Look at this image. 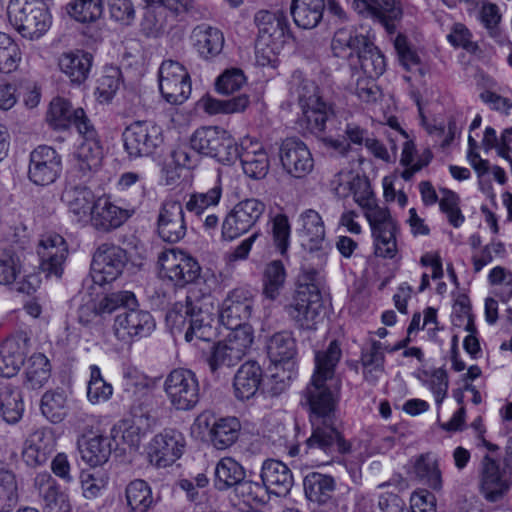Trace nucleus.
I'll use <instances>...</instances> for the list:
<instances>
[{"label":"nucleus","mask_w":512,"mask_h":512,"mask_svg":"<svg viewBox=\"0 0 512 512\" xmlns=\"http://www.w3.org/2000/svg\"><path fill=\"white\" fill-rule=\"evenodd\" d=\"M374 237L375 254L382 258L392 259L398 248L396 242L397 223L389 210L375 204L364 212Z\"/></svg>","instance_id":"9d476101"},{"label":"nucleus","mask_w":512,"mask_h":512,"mask_svg":"<svg viewBox=\"0 0 512 512\" xmlns=\"http://www.w3.org/2000/svg\"><path fill=\"white\" fill-rule=\"evenodd\" d=\"M110 18L123 26H130L136 17L135 7L131 0H110Z\"/></svg>","instance_id":"69168bd1"},{"label":"nucleus","mask_w":512,"mask_h":512,"mask_svg":"<svg viewBox=\"0 0 512 512\" xmlns=\"http://www.w3.org/2000/svg\"><path fill=\"white\" fill-rule=\"evenodd\" d=\"M78 132L83 136V141L75 153V168L82 176H86L91 171L98 169L103 152L97 139V133L91 123Z\"/></svg>","instance_id":"bb28decb"},{"label":"nucleus","mask_w":512,"mask_h":512,"mask_svg":"<svg viewBox=\"0 0 512 512\" xmlns=\"http://www.w3.org/2000/svg\"><path fill=\"white\" fill-rule=\"evenodd\" d=\"M56 448V439L50 428H40L29 434L23 444L22 459L29 467L45 465Z\"/></svg>","instance_id":"b1692460"},{"label":"nucleus","mask_w":512,"mask_h":512,"mask_svg":"<svg viewBox=\"0 0 512 512\" xmlns=\"http://www.w3.org/2000/svg\"><path fill=\"white\" fill-rule=\"evenodd\" d=\"M158 264L161 272L178 286L195 281L200 274V266L194 258L174 249L162 252Z\"/></svg>","instance_id":"a211bd4d"},{"label":"nucleus","mask_w":512,"mask_h":512,"mask_svg":"<svg viewBox=\"0 0 512 512\" xmlns=\"http://www.w3.org/2000/svg\"><path fill=\"white\" fill-rule=\"evenodd\" d=\"M413 473L422 483L433 490L442 488V477L437 458L431 453L418 456L413 465Z\"/></svg>","instance_id":"37998d69"},{"label":"nucleus","mask_w":512,"mask_h":512,"mask_svg":"<svg viewBox=\"0 0 512 512\" xmlns=\"http://www.w3.org/2000/svg\"><path fill=\"white\" fill-rule=\"evenodd\" d=\"M18 503V484L15 474L0 470V512L11 511Z\"/></svg>","instance_id":"5fc2aeb1"},{"label":"nucleus","mask_w":512,"mask_h":512,"mask_svg":"<svg viewBox=\"0 0 512 512\" xmlns=\"http://www.w3.org/2000/svg\"><path fill=\"white\" fill-rule=\"evenodd\" d=\"M267 353L270 360L275 364L291 360L296 354V344L291 333L279 332L274 334L267 344Z\"/></svg>","instance_id":"49530a36"},{"label":"nucleus","mask_w":512,"mask_h":512,"mask_svg":"<svg viewBox=\"0 0 512 512\" xmlns=\"http://www.w3.org/2000/svg\"><path fill=\"white\" fill-rule=\"evenodd\" d=\"M440 209L448 217L451 225L459 227L464 222V216L459 208V197L450 190H443V196L439 201Z\"/></svg>","instance_id":"338daca9"},{"label":"nucleus","mask_w":512,"mask_h":512,"mask_svg":"<svg viewBox=\"0 0 512 512\" xmlns=\"http://www.w3.org/2000/svg\"><path fill=\"white\" fill-rule=\"evenodd\" d=\"M253 299L244 289H234L222 303L219 320L228 329L250 326L247 321L252 315Z\"/></svg>","instance_id":"aec40b11"},{"label":"nucleus","mask_w":512,"mask_h":512,"mask_svg":"<svg viewBox=\"0 0 512 512\" xmlns=\"http://www.w3.org/2000/svg\"><path fill=\"white\" fill-rule=\"evenodd\" d=\"M163 388L169 403L176 410H192L200 400L199 380L190 369L172 370L167 375Z\"/></svg>","instance_id":"1a4fd4ad"},{"label":"nucleus","mask_w":512,"mask_h":512,"mask_svg":"<svg viewBox=\"0 0 512 512\" xmlns=\"http://www.w3.org/2000/svg\"><path fill=\"white\" fill-rule=\"evenodd\" d=\"M261 480L268 492L286 494L293 485L290 469L281 461L266 460L262 465Z\"/></svg>","instance_id":"72a5a7b5"},{"label":"nucleus","mask_w":512,"mask_h":512,"mask_svg":"<svg viewBox=\"0 0 512 512\" xmlns=\"http://www.w3.org/2000/svg\"><path fill=\"white\" fill-rule=\"evenodd\" d=\"M191 147L206 156L217 158L226 163L237 158L238 146L232 135L217 126L197 129L190 139Z\"/></svg>","instance_id":"6e6552de"},{"label":"nucleus","mask_w":512,"mask_h":512,"mask_svg":"<svg viewBox=\"0 0 512 512\" xmlns=\"http://www.w3.org/2000/svg\"><path fill=\"white\" fill-rule=\"evenodd\" d=\"M35 485L39 490L45 512H72V505L67 493L61 491L50 474H38Z\"/></svg>","instance_id":"7c9ffc66"},{"label":"nucleus","mask_w":512,"mask_h":512,"mask_svg":"<svg viewBox=\"0 0 512 512\" xmlns=\"http://www.w3.org/2000/svg\"><path fill=\"white\" fill-rule=\"evenodd\" d=\"M128 262L126 251L113 243H103L95 250L90 275L100 286L115 281L123 273Z\"/></svg>","instance_id":"9b49d317"},{"label":"nucleus","mask_w":512,"mask_h":512,"mask_svg":"<svg viewBox=\"0 0 512 512\" xmlns=\"http://www.w3.org/2000/svg\"><path fill=\"white\" fill-rule=\"evenodd\" d=\"M372 17L377 18L392 33L395 30L394 21L402 16V9L396 0H377L371 5Z\"/></svg>","instance_id":"13d9d810"},{"label":"nucleus","mask_w":512,"mask_h":512,"mask_svg":"<svg viewBox=\"0 0 512 512\" xmlns=\"http://www.w3.org/2000/svg\"><path fill=\"white\" fill-rule=\"evenodd\" d=\"M357 59L364 74L370 78H376L385 71V59L381 52L368 40L363 46Z\"/></svg>","instance_id":"8fccbe9b"},{"label":"nucleus","mask_w":512,"mask_h":512,"mask_svg":"<svg viewBox=\"0 0 512 512\" xmlns=\"http://www.w3.org/2000/svg\"><path fill=\"white\" fill-rule=\"evenodd\" d=\"M290 223L284 214H277L272 219V236L275 247L284 255L289 247Z\"/></svg>","instance_id":"0e129e2a"},{"label":"nucleus","mask_w":512,"mask_h":512,"mask_svg":"<svg viewBox=\"0 0 512 512\" xmlns=\"http://www.w3.org/2000/svg\"><path fill=\"white\" fill-rule=\"evenodd\" d=\"M113 393L112 385L107 383L98 366L90 367V380L87 386V398L92 404H98L110 399Z\"/></svg>","instance_id":"4d7b16f0"},{"label":"nucleus","mask_w":512,"mask_h":512,"mask_svg":"<svg viewBox=\"0 0 512 512\" xmlns=\"http://www.w3.org/2000/svg\"><path fill=\"white\" fill-rule=\"evenodd\" d=\"M81 458L90 466H98L107 462L112 451L111 439L96 435L78 441Z\"/></svg>","instance_id":"ea45409f"},{"label":"nucleus","mask_w":512,"mask_h":512,"mask_svg":"<svg viewBox=\"0 0 512 512\" xmlns=\"http://www.w3.org/2000/svg\"><path fill=\"white\" fill-rule=\"evenodd\" d=\"M93 57L83 50L64 52L58 59L60 70L72 83H83L90 73Z\"/></svg>","instance_id":"473e14b6"},{"label":"nucleus","mask_w":512,"mask_h":512,"mask_svg":"<svg viewBox=\"0 0 512 512\" xmlns=\"http://www.w3.org/2000/svg\"><path fill=\"white\" fill-rule=\"evenodd\" d=\"M155 328L153 316L134 307H127L114 320L113 331L116 338L125 343L149 336Z\"/></svg>","instance_id":"f3484780"},{"label":"nucleus","mask_w":512,"mask_h":512,"mask_svg":"<svg viewBox=\"0 0 512 512\" xmlns=\"http://www.w3.org/2000/svg\"><path fill=\"white\" fill-rule=\"evenodd\" d=\"M62 157L51 146L40 145L30 153L28 179L37 186L53 184L61 175Z\"/></svg>","instance_id":"dca6fc26"},{"label":"nucleus","mask_w":512,"mask_h":512,"mask_svg":"<svg viewBox=\"0 0 512 512\" xmlns=\"http://www.w3.org/2000/svg\"><path fill=\"white\" fill-rule=\"evenodd\" d=\"M298 224L303 248L311 254L317 253L322 259L325 256V227L320 214L313 209H307L299 215Z\"/></svg>","instance_id":"393cba45"},{"label":"nucleus","mask_w":512,"mask_h":512,"mask_svg":"<svg viewBox=\"0 0 512 512\" xmlns=\"http://www.w3.org/2000/svg\"><path fill=\"white\" fill-rule=\"evenodd\" d=\"M157 231L160 238L169 243H176L186 235L184 211L180 202L168 200L160 208Z\"/></svg>","instance_id":"a878e982"},{"label":"nucleus","mask_w":512,"mask_h":512,"mask_svg":"<svg viewBox=\"0 0 512 512\" xmlns=\"http://www.w3.org/2000/svg\"><path fill=\"white\" fill-rule=\"evenodd\" d=\"M8 17L17 31L31 40L40 38L51 25V16L42 0H11Z\"/></svg>","instance_id":"423d86ee"},{"label":"nucleus","mask_w":512,"mask_h":512,"mask_svg":"<svg viewBox=\"0 0 512 512\" xmlns=\"http://www.w3.org/2000/svg\"><path fill=\"white\" fill-rule=\"evenodd\" d=\"M385 356L382 344L373 341L371 346L362 351L360 363L364 379L370 384H376L384 373Z\"/></svg>","instance_id":"79ce46f5"},{"label":"nucleus","mask_w":512,"mask_h":512,"mask_svg":"<svg viewBox=\"0 0 512 512\" xmlns=\"http://www.w3.org/2000/svg\"><path fill=\"white\" fill-rule=\"evenodd\" d=\"M318 280L316 269L304 270L292 302L285 307L289 317L301 329H315L321 318L323 304Z\"/></svg>","instance_id":"7ed1b4c3"},{"label":"nucleus","mask_w":512,"mask_h":512,"mask_svg":"<svg viewBox=\"0 0 512 512\" xmlns=\"http://www.w3.org/2000/svg\"><path fill=\"white\" fill-rule=\"evenodd\" d=\"M126 500L131 512H146L153 503L151 488L144 480H134L126 487Z\"/></svg>","instance_id":"de8ad7c7"},{"label":"nucleus","mask_w":512,"mask_h":512,"mask_svg":"<svg viewBox=\"0 0 512 512\" xmlns=\"http://www.w3.org/2000/svg\"><path fill=\"white\" fill-rule=\"evenodd\" d=\"M186 446L182 432L174 428H166L155 435L151 442L150 461L157 467H167L178 460Z\"/></svg>","instance_id":"6ab92c4d"},{"label":"nucleus","mask_w":512,"mask_h":512,"mask_svg":"<svg viewBox=\"0 0 512 512\" xmlns=\"http://www.w3.org/2000/svg\"><path fill=\"white\" fill-rule=\"evenodd\" d=\"M290 93L296 98L302 111L300 125L315 135L324 132L331 109L322 100L315 83L302 79L300 75H293Z\"/></svg>","instance_id":"20e7f679"},{"label":"nucleus","mask_w":512,"mask_h":512,"mask_svg":"<svg viewBox=\"0 0 512 512\" xmlns=\"http://www.w3.org/2000/svg\"><path fill=\"white\" fill-rule=\"evenodd\" d=\"M280 161L284 170L295 178L306 176L314 167V160L307 145L293 137L282 142Z\"/></svg>","instance_id":"412c9836"},{"label":"nucleus","mask_w":512,"mask_h":512,"mask_svg":"<svg viewBox=\"0 0 512 512\" xmlns=\"http://www.w3.org/2000/svg\"><path fill=\"white\" fill-rule=\"evenodd\" d=\"M337 341L330 342L324 351L315 355V371L305 396L309 404L313 431L306 443L310 449H319L334 458L336 454L354 452L353 444L347 442L334 427L335 411L339 400L341 383L335 376V368L341 358Z\"/></svg>","instance_id":"f257e3e1"},{"label":"nucleus","mask_w":512,"mask_h":512,"mask_svg":"<svg viewBox=\"0 0 512 512\" xmlns=\"http://www.w3.org/2000/svg\"><path fill=\"white\" fill-rule=\"evenodd\" d=\"M20 60L18 45L9 35L0 32V71L10 73L16 70Z\"/></svg>","instance_id":"052dcab7"},{"label":"nucleus","mask_w":512,"mask_h":512,"mask_svg":"<svg viewBox=\"0 0 512 512\" xmlns=\"http://www.w3.org/2000/svg\"><path fill=\"white\" fill-rule=\"evenodd\" d=\"M215 477L219 489L236 486L245 477L244 468L233 458H222L215 468Z\"/></svg>","instance_id":"3c124183"},{"label":"nucleus","mask_w":512,"mask_h":512,"mask_svg":"<svg viewBox=\"0 0 512 512\" xmlns=\"http://www.w3.org/2000/svg\"><path fill=\"white\" fill-rule=\"evenodd\" d=\"M191 38L195 48L205 59L219 55L225 42L222 31L207 24L196 26L192 31Z\"/></svg>","instance_id":"f704fd0d"},{"label":"nucleus","mask_w":512,"mask_h":512,"mask_svg":"<svg viewBox=\"0 0 512 512\" xmlns=\"http://www.w3.org/2000/svg\"><path fill=\"white\" fill-rule=\"evenodd\" d=\"M25 355V341L6 339L0 346V374L7 378L16 375L24 363Z\"/></svg>","instance_id":"e433bc0d"},{"label":"nucleus","mask_w":512,"mask_h":512,"mask_svg":"<svg viewBox=\"0 0 512 512\" xmlns=\"http://www.w3.org/2000/svg\"><path fill=\"white\" fill-rule=\"evenodd\" d=\"M222 196V186L219 180L207 192L194 193L186 203V209L200 215L205 209L218 205Z\"/></svg>","instance_id":"bf43d9fd"},{"label":"nucleus","mask_w":512,"mask_h":512,"mask_svg":"<svg viewBox=\"0 0 512 512\" xmlns=\"http://www.w3.org/2000/svg\"><path fill=\"white\" fill-rule=\"evenodd\" d=\"M227 337L213 346L207 359L212 372L222 367H232L239 363L251 348L253 330L251 326L230 329Z\"/></svg>","instance_id":"0eeeda50"},{"label":"nucleus","mask_w":512,"mask_h":512,"mask_svg":"<svg viewBox=\"0 0 512 512\" xmlns=\"http://www.w3.org/2000/svg\"><path fill=\"white\" fill-rule=\"evenodd\" d=\"M512 485V471L486 454L479 469V489L488 502L501 500Z\"/></svg>","instance_id":"f8f14e48"},{"label":"nucleus","mask_w":512,"mask_h":512,"mask_svg":"<svg viewBox=\"0 0 512 512\" xmlns=\"http://www.w3.org/2000/svg\"><path fill=\"white\" fill-rule=\"evenodd\" d=\"M246 82L242 70L232 68L223 72L216 81V89L222 94H232L238 91Z\"/></svg>","instance_id":"774afa93"},{"label":"nucleus","mask_w":512,"mask_h":512,"mask_svg":"<svg viewBox=\"0 0 512 512\" xmlns=\"http://www.w3.org/2000/svg\"><path fill=\"white\" fill-rule=\"evenodd\" d=\"M47 121L57 129H65L73 124L77 131L90 124V120L82 108L72 109L71 103L61 97L51 101L47 112Z\"/></svg>","instance_id":"c85d7f7f"},{"label":"nucleus","mask_w":512,"mask_h":512,"mask_svg":"<svg viewBox=\"0 0 512 512\" xmlns=\"http://www.w3.org/2000/svg\"><path fill=\"white\" fill-rule=\"evenodd\" d=\"M163 140L161 127L146 121L134 122L123 132L125 150L134 158L150 156Z\"/></svg>","instance_id":"ddd939ff"},{"label":"nucleus","mask_w":512,"mask_h":512,"mask_svg":"<svg viewBox=\"0 0 512 512\" xmlns=\"http://www.w3.org/2000/svg\"><path fill=\"white\" fill-rule=\"evenodd\" d=\"M286 271L280 260L267 264L263 277V294L270 300H275L284 287Z\"/></svg>","instance_id":"09e8293b"},{"label":"nucleus","mask_w":512,"mask_h":512,"mask_svg":"<svg viewBox=\"0 0 512 512\" xmlns=\"http://www.w3.org/2000/svg\"><path fill=\"white\" fill-rule=\"evenodd\" d=\"M241 424L235 417H225L215 420L209 429V441L217 450L231 447L238 439Z\"/></svg>","instance_id":"4c0bfd02"},{"label":"nucleus","mask_w":512,"mask_h":512,"mask_svg":"<svg viewBox=\"0 0 512 512\" xmlns=\"http://www.w3.org/2000/svg\"><path fill=\"white\" fill-rule=\"evenodd\" d=\"M133 212V210L115 205L109 198L100 197L94 204L89 222L96 230L109 232L120 227L132 216Z\"/></svg>","instance_id":"cd10ccee"},{"label":"nucleus","mask_w":512,"mask_h":512,"mask_svg":"<svg viewBox=\"0 0 512 512\" xmlns=\"http://www.w3.org/2000/svg\"><path fill=\"white\" fill-rule=\"evenodd\" d=\"M234 493L244 504L249 506L263 504L268 499V490L263 482L240 480L234 487Z\"/></svg>","instance_id":"6e6d98bb"},{"label":"nucleus","mask_w":512,"mask_h":512,"mask_svg":"<svg viewBox=\"0 0 512 512\" xmlns=\"http://www.w3.org/2000/svg\"><path fill=\"white\" fill-rule=\"evenodd\" d=\"M68 13L78 22H95L102 16L103 2L102 0H74L68 6Z\"/></svg>","instance_id":"864d4df0"},{"label":"nucleus","mask_w":512,"mask_h":512,"mask_svg":"<svg viewBox=\"0 0 512 512\" xmlns=\"http://www.w3.org/2000/svg\"><path fill=\"white\" fill-rule=\"evenodd\" d=\"M37 253L40 258L41 270L48 277H61L68 255V247L64 238L59 234L43 236L39 242Z\"/></svg>","instance_id":"4be33fe9"},{"label":"nucleus","mask_w":512,"mask_h":512,"mask_svg":"<svg viewBox=\"0 0 512 512\" xmlns=\"http://www.w3.org/2000/svg\"><path fill=\"white\" fill-rule=\"evenodd\" d=\"M42 414L52 423L61 422L66 416V395L63 391H47L41 399Z\"/></svg>","instance_id":"603ef678"},{"label":"nucleus","mask_w":512,"mask_h":512,"mask_svg":"<svg viewBox=\"0 0 512 512\" xmlns=\"http://www.w3.org/2000/svg\"><path fill=\"white\" fill-rule=\"evenodd\" d=\"M369 39L352 27L338 29L331 41V50L335 57L350 59L357 56Z\"/></svg>","instance_id":"c9c22d12"},{"label":"nucleus","mask_w":512,"mask_h":512,"mask_svg":"<svg viewBox=\"0 0 512 512\" xmlns=\"http://www.w3.org/2000/svg\"><path fill=\"white\" fill-rule=\"evenodd\" d=\"M24 405L18 388L4 386L0 390V412L3 419L10 424L17 423L23 414Z\"/></svg>","instance_id":"c03bdc74"},{"label":"nucleus","mask_w":512,"mask_h":512,"mask_svg":"<svg viewBox=\"0 0 512 512\" xmlns=\"http://www.w3.org/2000/svg\"><path fill=\"white\" fill-rule=\"evenodd\" d=\"M51 375V366L48 358L41 354H33L29 359L25 371V384L31 389L43 387Z\"/></svg>","instance_id":"a18cd8bd"},{"label":"nucleus","mask_w":512,"mask_h":512,"mask_svg":"<svg viewBox=\"0 0 512 512\" xmlns=\"http://www.w3.org/2000/svg\"><path fill=\"white\" fill-rule=\"evenodd\" d=\"M324 8V0H293L291 15L298 27L312 29L320 23Z\"/></svg>","instance_id":"58836bf2"},{"label":"nucleus","mask_w":512,"mask_h":512,"mask_svg":"<svg viewBox=\"0 0 512 512\" xmlns=\"http://www.w3.org/2000/svg\"><path fill=\"white\" fill-rule=\"evenodd\" d=\"M306 496L318 503H325L331 498L336 488V482L330 475L311 472L303 481Z\"/></svg>","instance_id":"a19ab883"},{"label":"nucleus","mask_w":512,"mask_h":512,"mask_svg":"<svg viewBox=\"0 0 512 512\" xmlns=\"http://www.w3.org/2000/svg\"><path fill=\"white\" fill-rule=\"evenodd\" d=\"M263 381V371L255 361L241 365L234 376V395L238 400H249L259 391Z\"/></svg>","instance_id":"2f4dec72"},{"label":"nucleus","mask_w":512,"mask_h":512,"mask_svg":"<svg viewBox=\"0 0 512 512\" xmlns=\"http://www.w3.org/2000/svg\"><path fill=\"white\" fill-rule=\"evenodd\" d=\"M159 89L164 99L175 105L184 103L191 94L190 76L179 62L166 60L159 68Z\"/></svg>","instance_id":"4468645a"},{"label":"nucleus","mask_w":512,"mask_h":512,"mask_svg":"<svg viewBox=\"0 0 512 512\" xmlns=\"http://www.w3.org/2000/svg\"><path fill=\"white\" fill-rule=\"evenodd\" d=\"M141 428L139 425L125 420L119 422L111 430V437L116 445L123 444L136 449L141 442Z\"/></svg>","instance_id":"e2e57ef3"},{"label":"nucleus","mask_w":512,"mask_h":512,"mask_svg":"<svg viewBox=\"0 0 512 512\" xmlns=\"http://www.w3.org/2000/svg\"><path fill=\"white\" fill-rule=\"evenodd\" d=\"M237 158L240 159L244 174L254 180L266 177L270 161L264 146L249 136L241 140Z\"/></svg>","instance_id":"5701e85b"},{"label":"nucleus","mask_w":512,"mask_h":512,"mask_svg":"<svg viewBox=\"0 0 512 512\" xmlns=\"http://www.w3.org/2000/svg\"><path fill=\"white\" fill-rule=\"evenodd\" d=\"M213 309L210 295L201 294L199 289L193 287L184 301H177L173 305L167 313V319L177 326L184 325L186 322L189 324L185 333L186 341L190 342L194 338L210 341L215 336L212 326Z\"/></svg>","instance_id":"f03ea898"},{"label":"nucleus","mask_w":512,"mask_h":512,"mask_svg":"<svg viewBox=\"0 0 512 512\" xmlns=\"http://www.w3.org/2000/svg\"><path fill=\"white\" fill-rule=\"evenodd\" d=\"M61 199L75 221L82 224L89 223L96 202L94 194L89 188L67 185Z\"/></svg>","instance_id":"c756f323"},{"label":"nucleus","mask_w":512,"mask_h":512,"mask_svg":"<svg viewBox=\"0 0 512 512\" xmlns=\"http://www.w3.org/2000/svg\"><path fill=\"white\" fill-rule=\"evenodd\" d=\"M98 311L104 314H111L117 309L127 307H135L137 305V299L134 293L130 291H117L105 295L98 302Z\"/></svg>","instance_id":"680f3d73"},{"label":"nucleus","mask_w":512,"mask_h":512,"mask_svg":"<svg viewBox=\"0 0 512 512\" xmlns=\"http://www.w3.org/2000/svg\"><path fill=\"white\" fill-rule=\"evenodd\" d=\"M265 211V204L258 199L249 198L237 203L226 215L222 223V236L233 240L248 232Z\"/></svg>","instance_id":"2eb2a0df"},{"label":"nucleus","mask_w":512,"mask_h":512,"mask_svg":"<svg viewBox=\"0 0 512 512\" xmlns=\"http://www.w3.org/2000/svg\"><path fill=\"white\" fill-rule=\"evenodd\" d=\"M258 28L255 43L257 62L263 66L275 61L288 36V23L283 13L260 10L254 16Z\"/></svg>","instance_id":"39448f33"}]
</instances>
